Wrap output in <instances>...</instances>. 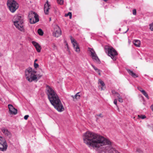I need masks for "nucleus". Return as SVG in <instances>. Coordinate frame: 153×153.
I'll use <instances>...</instances> for the list:
<instances>
[{
  "mask_svg": "<svg viewBox=\"0 0 153 153\" xmlns=\"http://www.w3.org/2000/svg\"><path fill=\"white\" fill-rule=\"evenodd\" d=\"M132 11L133 14L134 15H136V10L134 9Z\"/></svg>",
  "mask_w": 153,
  "mask_h": 153,
  "instance_id": "4c0bfd02",
  "label": "nucleus"
},
{
  "mask_svg": "<svg viewBox=\"0 0 153 153\" xmlns=\"http://www.w3.org/2000/svg\"><path fill=\"white\" fill-rule=\"evenodd\" d=\"M2 131L5 135L7 136L8 137H10L11 136V133L7 129H3Z\"/></svg>",
  "mask_w": 153,
  "mask_h": 153,
  "instance_id": "a211bd4d",
  "label": "nucleus"
},
{
  "mask_svg": "<svg viewBox=\"0 0 153 153\" xmlns=\"http://www.w3.org/2000/svg\"><path fill=\"white\" fill-rule=\"evenodd\" d=\"M92 66L94 69L95 70H96V68L93 65H92Z\"/></svg>",
  "mask_w": 153,
  "mask_h": 153,
  "instance_id": "37998d69",
  "label": "nucleus"
},
{
  "mask_svg": "<svg viewBox=\"0 0 153 153\" xmlns=\"http://www.w3.org/2000/svg\"><path fill=\"white\" fill-rule=\"evenodd\" d=\"M32 43L35 47V45H36L38 44L36 42H34V41H33L32 42Z\"/></svg>",
  "mask_w": 153,
  "mask_h": 153,
  "instance_id": "e433bc0d",
  "label": "nucleus"
},
{
  "mask_svg": "<svg viewBox=\"0 0 153 153\" xmlns=\"http://www.w3.org/2000/svg\"><path fill=\"white\" fill-rule=\"evenodd\" d=\"M34 65L35 68H37L39 67V65L37 63H36V62H34Z\"/></svg>",
  "mask_w": 153,
  "mask_h": 153,
  "instance_id": "72a5a7b5",
  "label": "nucleus"
},
{
  "mask_svg": "<svg viewBox=\"0 0 153 153\" xmlns=\"http://www.w3.org/2000/svg\"><path fill=\"white\" fill-rule=\"evenodd\" d=\"M126 70L129 74L134 78L137 77L138 76L136 74L134 73L133 72L128 69H126Z\"/></svg>",
  "mask_w": 153,
  "mask_h": 153,
  "instance_id": "f3484780",
  "label": "nucleus"
},
{
  "mask_svg": "<svg viewBox=\"0 0 153 153\" xmlns=\"http://www.w3.org/2000/svg\"><path fill=\"white\" fill-rule=\"evenodd\" d=\"M136 152L137 153H143V151L139 148L137 149Z\"/></svg>",
  "mask_w": 153,
  "mask_h": 153,
  "instance_id": "cd10ccee",
  "label": "nucleus"
},
{
  "mask_svg": "<svg viewBox=\"0 0 153 153\" xmlns=\"http://www.w3.org/2000/svg\"><path fill=\"white\" fill-rule=\"evenodd\" d=\"M70 39L71 42L73 45L75 51L77 52H79L80 51V49L76 41L72 36H71Z\"/></svg>",
  "mask_w": 153,
  "mask_h": 153,
  "instance_id": "9b49d317",
  "label": "nucleus"
},
{
  "mask_svg": "<svg viewBox=\"0 0 153 153\" xmlns=\"http://www.w3.org/2000/svg\"><path fill=\"white\" fill-rule=\"evenodd\" d=\"M52 47H53L54 49H56L57 47L55 44L53 43L52 44Z\"/></svg>",
  "mask_w": 153,
  "mask_h": 153,
  "instance_id": "473e14b6",
  "label": "nucleus"
},
{
  "mask_svg": "<svg viewBox=\"0 0 153 153\" xmlns=\"http://www.w3.org/2000/svg\"><path fill=\"white\" fill-rule=\"evenodd\" d=\"M98 84V88L100 90L102 91L105 89V87L104 82L100 79H99Z\"/></svg>",
  "mask_w": 153,
  "mask_h": 153,
  "instance_id": "ddd939ff",
  "label": "nucleus"
},
{
  "mask_svg": "<svg viewBox=\"0 0 153 153\" xmlns=\"http://www.w3.org/2000/svg\"><path fill=\"white\" fill-rule=\"evenodd\" d=\"M7 145L4 138L2 137L0 138V150L2 151H5L7 148Z\"/></svg>",
  "mask_w": 153,
  "mask_h": 153,
  "instance_id": "1a4fd4ad",
  "label": "nucleus"
},
{
  "mask_svg": "<svg viewBox=\"0 0 153 153\" xmlns=\"http://www.w3.org/2000/svg\"><path fill=\"white\" fill-rule=\"evenodd\" d=\"M126 70L129 74L134 78L137 77L138 76L136 74L134 73L133 72L128 69H126Z\"/></svg>",
  "mask_w": 153,
  "mask_h": 153,
  "instance_id": "dca6fc26",
  "label": "nucleus"
},
{
  "mask_svg": "<svg viewBox=\"0 0 153 153\" xmlns=\"http://www.w3.org/2000/svg\"><path fill=\"white\" fill-rule=\"evenodd\" d=\"M35 48H36L37 51L38 52H40V51H41V47H40V46L38 44L37 45H35Z\"/></svg>",
  "mask_w": 153,
  "mask_h": 153,
  "instance_id": "4be33fe9",
  "label": "nucleus"
},
{
  "mask_svg": "<svg viewBox=\"0 0 153 153\" xmlns=\"http://www.w3.org/2000/svg\"><path fill=\"white\" fill-rule=\"evenodd\" d=\"M72 97H73V98H74V97L73 96H72Z\"/></svg>",
  "mask_w": 153,
  "mask_h": 153,
  "instance_id": "8fccbe9b",
  "label": "nucleus"
},
{
  "mask_svg": "<svg viewBox=\"0 0 153 153\" xmlns=\"http://www.w3.org/2000/svg\"><path fill=\"white\" fill-rule=\"evenodd\" d=\"M134 45L137 47H140V42L138 40H134L133 41Z\"/></svg>",
  "mask_w": 153,
  "mask_h": 153,
  "instance_id": "6ab92c4d",
  "label": "nucleus"
},
{
  "mask_svg": "<svg viewBox=\"0 0 153 153\" xmlns=\"http://www.w3.org/2000/svg\"><path fill=\"white\" fill-rule=\"evenodd\" d=\"M42 75L38 74V75H36V77H37V81H38V80L42 76Z\"/></svg>",
  "mask_w": 153,
  "mask_h": 153,
  "instance_id": "7c9ffc66",
  "label": "nucleus"
},
{
  "mask_svg": "<svg viewBox=\"0 0 153 153\" xmlns=\"http://www.w3.org/2000/svg\"><path fill=\"white\" fill-rule=\"evenodd\" d=\"M113 145L109 139L96 134V151L99 153H120Z\"/></svg>",
  "mask_w": 153,
  "mask_h": 153,
  "instance_id": "f257e3e1",
  "label": "nucleus"
},
{
  "mask_svg": "<svg viewBox=\"0 0 153 153\" xmlns=\"http://www.w3.org/2000/svg\"><path fill=\"white\" fill-rule=\"evenodd\" d=\"M118 101L120 102H123V100L122 98V97H120V96L119 97H118Z\"/></svg>",
  "mask_w": 153,
  "mask_h": 153,
  "instance_id": "c85d7f7f",
  "label": "nucleus"
},
{
  "mask_svg": "<svg viewBox=\"0 0 153 153\" xmlns=\"http://www.w3.org/2000/svg\"><path fill=\"white\" fill-rule=\"evenodd\" d=\"M138 117L139 118H141L142 119H143L146 117L145 115H138Z\"/></svg>",
  "mask_w": 153,
  "mask_h": 153,
  "instance_id": "bb28decb",
  "label": "nucleus"
},
{
  "mask_svg": "<svg viewBox=\"0 0 153 153\" xmlns=\"http://www.w3.org/2000/svg\"><path fill=\"white\" fill-rule=\"evenodd\" d=\"M7 4L9 10L12 13L15 12L19 7L18 4L14 0H8Z\"/></svg>",
  "mask_w": 153,
  "mask_h": 153,
  "instance_id": "0eeeda50",
  "label": "nucleus"
},
{
  "mask_svg": "<svg viewBox=\"0 0 153 153\" xmlns=\"http://www.w3.org/2000/svg\"><path fill=\"white\" fill-rule=\"evenodd\" d=\"M37 61V59H36L34 61V62H36V61Z\"/></svg>",
  "mask_w": 153,
  "mask_h": 153,
  "instance_id": "c03bdc74",
  "label": "nucleus"
},
{
  "mask_svg": "<svg viewBox=\"0 0 153 153\" xmlns=\"http://www.w3.org/2000/svg\"><path fill=\"white\" fill-rule=\"evenodd\" d=\"M46 90L48 98L51 104L58 111H63L64 108L56 93L48 85L46 86Z\"/></svg>",
  "mask_w": 153,
  "mask_h": 153,
  "instance_id": "f03ea898",
  "label": "nucleus"
},
{
  "mask_svg": "<svg viewBox=\"0 0 153 153\" xmlns=\"http://www.w3.org/2000/svg\"><path fill=\"white\" fill-rule=\"evenodd\" d=\"M61 34V31L60 29L58 26H56L54 28L53 33V36L55 37H58Z\"/></svg>",
  "mask_w": 153,
  "mask_h": 153,
  "instance_id": "9d476101",
  "label": "nucleus"
},
{
  "mask_svg": "<svg viewBox=\"0 0 153 153\" xmlns=\"http://www.w3.org/2000/svg\"><path fill=\"white\" fill-rule=\"evenodd\" d=\"M100 72L101 71L99 70L96 68V73H98L100 76Z\"/></svg>",
  "mask_w": 153,
  "mask_h": 153,
  "instance_id": "c9c22d12",
  "label": "nucleus"
},
{
  "mask_svg": "<svg viewBox=\"0 0 153 153\" xmlns=\"http://www.w3.org/2000/svg\"><path fill=\"white\" fill-rule=\"evenodd\" d=\"M88 51L90 54V56L94 61H96V56L94 51L92 48H88Z\"/></svg>",
  "mask_w": 153,
  "mask_h": 153,
  "instance_id": "f8f14e48",
  "label": "nucleus"
},
{
  "mask_svg": "<svg viewBox=\"0 0 153 153\" xmlns=\"http://www.w3.org/2000/svg\"><path fill=\"white\" fill-rule=\"evenodd\" d=\"M25 76L26 79L30 82L33 81L37 82L36 72L31 68H28L25 71Z\"/></svg>",
  "mask_w": 153,
  "mask_h": 153,
  "instance_id": "39448f33",
  "label": "nucleus"
},
{
  "mask_svg": "<svg viewBox=\"0 0 153 153\" xmlns=\"http://www.w3.org/2000/svg\"><path fill=\"white\" fill-rule=\"evenodd\" d=\"M57 2L58 4L62 5L63 4L64 1L63 0H57Z\"/></svg>",
  "mask_w": 153,
  "mask_h": 153,
  "instance_id": "a878e982",
  "label": "nucleus"
},
{
  "mask_svg": "<svg viewBox=\"0 0 153 153\" xmlns=\"http://www.w3.org/2000/svg\"><path fill=\"white\" fill-rule=\"evenodd\" d=\"M80 92H78L76 93L74 97L76 99H79L80 95L79 94Z\"/></svg>",
  "mask_w": 153,
  "mask_h": 153,
  "instance_id": "b1692460",
  "label": "nucleus"
},
{
  "mask_svg": "<svg viewBox=\"0 0 153 153\" xmlns=\"http://www.w3.org/2000/svg\"><path fill=\"white\" fill-rule=\"evenodd\" d=\"M28 117H29L28 115H26L24 116V118L25 120H26L27 119Z\"/></svg>",
  "mask_w": 153,
  "mask_h": 153,
  "instance_id": "58836bf2",
  "label": "nucleus"
},
{
  "mask_svg": "<svg viewBox=\"0 0 153 153\" xmlns=\"http://www.w3.org/2000/svg\"><path fill=\"white\" fill-rule=\"evenodd\" d=\"M83 140L84 143L91 149L96 148V134L88 131L83 134Z\"/></svg>",
  "mask_w": 153,
  "mask_h": 153,
  "instance_id": "7ed1b4c3",
  "label": "nucleus"
},
{
  "mask_svg": "<svg viewBox=\"0 0 153 153\" xmlns=\"http://www.w3.org/2000/svg\"><path fill=\"white\" fill-rule=\"evenodd\" d=\"M65 16H69L70 19H71V18L72 17V13L71 12H69L67 14H65Z\"/></svg>",
  "mask_w": 153,
  "mask_h": 153,
  "instance_id": "393cba45",
  "label": "nucleus"
},
{
  "mask_svg": "<svg viewBox=\"0 0 153 153\" xmlns=\"http://www.w3.org/2000/svg\"><path fill=\"white\" fill-rule=\"evenodd\" d=\"M50 21H51V18H50Z\"/></svg>",
  "mask_w": 153,
  "mask_h": 153,
  "instance_id": "09e8293b",
  "label": "nucleus"
},
{
  "mask_svg": "<svg viewBox=\"0 0 153 153\" xmlns=\"http://www.w3.org/2000/svg\"><path fill=\"white\" fill-rule=\"evenodd\" d=\"M103 1L106 2L107 1H108V0H103Z\"/></svg>",
  "mask_w": 153,
  "mask_h": 153,
  "instance_id": "49530a36",
  "label": "nucleus"
},
{
  "mask_svg": "<svg viewBox=\"0 0 153 153\" xmlns=\"http://www.w3.org/2000/svg\"><path fill=\"white\" fill-rule=\"evenodd\" d=\"M100 61L99 59V58L96 55V63H98L100 64Z\"/></svg>",
  "mask_w": 153,
  "mask_h": 153,
  "instance_id": "c756f323",
  "label": "nucleus"
},
{
  "mask_svg": "<svg viewBox=\"0 0 153 153\" xmlns=\"http://www.w3.org/2000/svg\"><path fill=\"white\" fill-rule=\"evenodd\" d=\"M105 49L106 53L108 55L110 56L114 60H115V56L117 55V53L116 50L113 47L108 46H105Z\"/></svg>",
  "mask_w": 153,
  "mask_h": 153,
  "instance_id": "423d86ee",
  "label": "nucleus"
},
{
  "mask_svg": "<svg viewBox=\"0 0 153 153\" xmlns=\"http://www.w3.org/2000/svg\"><path fill=\"white\" fill-rule=\"evenodd\" d=\"M119 31H120V30H121V28H119Z\"/></svg>",
  "mask_w": 153,
  "mask_h": 153,
  "instance_id": "de8ad7c7",
  "label": "nucleus"
},
{
  "mask_svg": "<svg viewBox=\"0 0 153 153\" xmlns=\"http://www.w3.org/2000/svg\"><path fill=\"white\" fill-rule=\"evenodd\" d=\"M138 89H139L140 90H143L142 89V88H138Z\"/></svg>",
  "mask_w": 153,
  "mask_h": 153,
  "instance_id": "a18cd8bd",
  "label": "nucleus"
},
{
  "mask_svg": "<svg viewBox=\"0 0 153 153\" xmlns=\"http://www.w3.org/2000/svg\"><path fill=\"white\" fill-rule=\"evenodd\" d=\"M14 25L18 30L21 31L24 30L23 18L20 15H15L13 20Z\"/></svg>",
  "mask_w": 153,
  "mask_h": 153,
  "instance_id": "20e7f679",
  "label": "nucleus"
},
{
  "mask_svg": "<svg viewBox=\"0 0 153 153\" xmlns=\"http://www.w3.org/2000/svg\"><path fill=\"white\" fill-rule=\"evenodd\" d=\"M138 90L142 93L143 95H144L146 98H147L148 99H149V96L147 94L144 90H140L139 89H138Z\"/></svg>",
  "mask_w": 153,
  "mask_h": 153,
  "instance_id": "412c9836",
  "label": "nucleus"
},
{
  "mask_svg": "<svg viewBox=\"0 0 153 153\" xmlns=\"http://www.w3.org/2000/svg\"><path fill=\"white\" fill-rule=\"evenodd\" d=\"M150 28L151 30H153V23L150 25Z\"/></svg>",
  "mask_w": 153,
  "mask_h": 153,
  "instance_id": "2f4dec72",
  "label": "nucleus"
},
{
  "mask_svg": "<svg viewBox=\"0 0 153 153\" xmlns=\"http://www.w3.org/2000/svg\"><path fill=\"white\" fill-rule=\"evenodd\" d=\"M97 116L100 117H102L103 116V115L101 114H99L97 115Z\"/></svg>",
  "mask_w": 153,
  "mask_h": 153,
  "instance_id": "ea45409f",
  "label": "nucleus"
},
{
  "mask_svg": "<svg viewBox=\"0 0 153 153\" xmlns=\"http://www.w3.org/2000/svg\"><path fill=\"white\" fill-rule=\"evenodd\" d=\"M38 34L40 36L43 35V32L42 30L41 29H39L38 30Z\"/></svg>",
  "mask_w": 153,
  "mask_h": 153,
  "instance_id": "5701e85b",
  "label": "nucleus"
},
{
  "mask_svg": "<svg viewBox=\"0 0 153 153\" xmlns=\"http://www.w3.org/2000/svg\"><path fill=\"white\" fill-rule=\"evenodd\" d=\"M114 104H115V105L116 106H117V99H115L114 100Z\"/></svg>",
  "mask_w": 153,
  "mask_h": 153,
  "instance_id": "f704fd0d",
  "label": "nucleus"
},
{
  "mask_svg": "<svg viewBox=\"0 0 153 153\" xmlns=\"http://www.w3.org/2000/svg\"><path fill=\"white\" fill-rule=\"evenodd\" d=\"M111 93L115 97H118L120 96V94L114 90H112Z\"/></svg>",
  "mask_w": 153,
  "mask_h": 153,
  "instance_id": "aec40b11",
  "label": "nucleus"
},
{
  "mask_svg": "<svg viewBox=\"0 0 153 153\" xmlns=\"http://www.w3.org/2000/svg\"><path fill=\"white\" fill-rule=\"evenodd\" d=\"M128 30H129V29L128 28L126 32H123V33L124 34V33H126Z\"/></svg>",
  "mask_w": 153,
  "mask_h": 153,
  "instance_id": "79ce46f5",
  "label": "nucleus"
},
{
  "mask_svg": "<svg viewBox=\"0 0 153 153\" xmlns=\"http://www.w3.org/2000/svg\"><path fill=\"white\" fill-rule=\"evenodd\" d=\"M9 111L11 114H16L17 113V110L11 104L8 105Z\"/></svg>",
  "mask_w": 153,
  "mask_h": 153,
  "instance_id": "2eb2a0df",
  "label": "nucleus"
},
{
  "mask_svg": "<svg viewBox=\"0 0 153 153\" xmlns=\"http://www.w3.org/2000/svg\"><path fill=\"white\" fill-rule=\"evenodd\" d=\"M150 108L152 111H153V105H151Z\"/></svg>",
  "mask_w": 153,
  "mask_h": 153,
  "instance_id": "a19ab883",
  "label": "nucleus"
},
{
  "mask_svg": "<svg viewBox=\"0 0 153 153\" xmlns=\"http://www.w3.org/2000/svg\"><path fill=\"white\" fill-rule=\"evenodd\" d=\"M50 7L51 6L49 4L48 1H47L44 6V11L45 14H48L49 13V10L50 8Z\"/></svg>",
  "mask_w": 153,
  "mask_h": 153,
  "instance_id": "4468645a",
  "label": "nucleus"
},
{
  "mask_svg": "<svg viewBox=\"0 0 153 153\" xmlns=\"http://www.w3.org/2000/svg\"><path fill=\"white\" fill-rule=\"evenodd\" d=\"M28 19L30 24H34L39 21L38 15L35 12H30L28 16Z\"/></svg>",
  "mask_w": 153,
  "mask_h": 153,
  "instance_id": "6e6552de",
  "label": "nucleus"
}]
</instances>
